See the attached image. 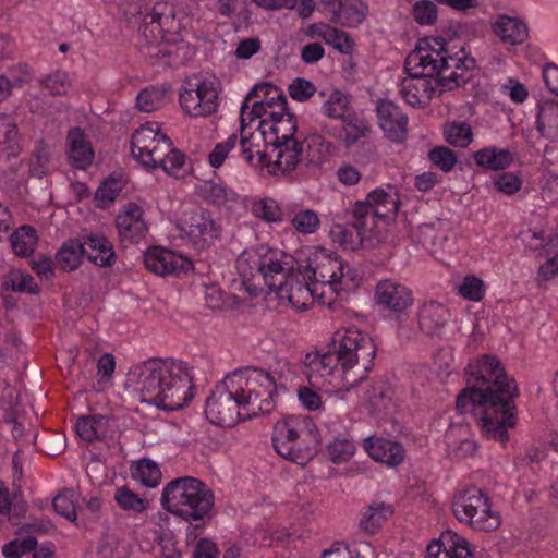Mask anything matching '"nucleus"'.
Returning <instances> with one entry per match:
<instances>
[{
	"mask_svg": "<svg viewBox=\"0 0 558 558\" xmlns=\"http://www.w3.org/2000/svg\"><path fill=\"white\" fill-rule=\"evenodd\" d=\"M291 259L283 252L267 246L244 250L236 260L241 289L251 298L263 296L267 289L269 294L274 293L296 311H304L312 303L331 308L336 304L331 288L315 284L299 265L293 268Z\"/></svg>",
	"mask_w": 558,
	"mask_h": 558,
	"instance_id": "nucleus-1",
	"label": "nucleus"
},
{
	"mask_svg": "<svg viewBox=\"0 0 558 558\" xmlns=\"http://www.w3.org/2000/svg\"><path fill=\"white\" fill-rule=\"evenodd\" d=\"M469 385L457 398L461 413L483 408L480 418L482 432L504 444L508 429L515 425L513 398L518 395L513 379H510L495 356L484 355L468 366Z\"/></svg>",
	"mask_w": 558,
	"mask_h": 558,
	"instance_id": "nucleus-2",
	"label": "nucleus"
},
{
	"mask_svg": "<svg viewBox=\"0 0 558 558\" xmlns=\"http://www.w3.org/2000/svg\"><path fill=\"white\" fill-rule=\"evenodd\" d=\"M126 389L165 411L184 408L193 398L192 374L187 365L175 360H147L128 373Z\"/></svg>",
	"mask_w": 558,
	"mask_h": 558,
	"instance_id": "nucleus-3",
	"label": "nucleus"
},
{
	"mask_svg": "<svg viewBox=\"0 0 558 558\" xmlns=\"http://www.w3.org/2000/svg\"><path fill=\"white\" fill-rule=\"evenodd\" d=\"M284 100L282 92L270 83L257 84L245 97L240 114V145L245 161L266 169L270 158L279 117L270 116L275 105Z\"/></svg>",
	"mask_w": 558,
	"mask_h": 558,
	"instance_id": "nucleus-4",
	"label": "nucleus"
},
{
	"mask_svg": "<svg viewBox=\"0 0 558 558\" xmlns=\"http://www.w3.org/2000/svg\"><path fill=\"white\" fill-rule=\"evenodd\" d=\"M248 380L241 368L226 375L216 385L205 407L210 423L232 427L242 420L266 413Z\"/></svg>",
	"mask_w": 558,
	"mask_h": 558,
	"instance_id": "nucleus-5",
	"label": "nucleus"
},
{
	"mask_svg": "<svg viewBox=\"0 0 558 558\" xmlns=\"http://www.w3.org/2000/svg\"><path fill=\"white\" fill-rule=\"evenodd\" d=\"M160 504L174 517L187 522H197L210 514L215 497L204 482L196 477L183 476L165 485Z\"/></svg>",
	"mask_w": 558,
	"mask_h": 558,
	"instance_id": "nucleus-6",
	"label": "nucleus"
},
{
	"mask_svg": "<svg viewBox=\"0 0 558 558\" xmlns=\"http://www.w3.org/2000/svg\"><path fill=\"white\" fill-rule=\"evenodd\" d=\"M295 263L315 284L331 288L335 303L357 278L355 269L341 260L336 253L320 246L311 245L301 248L296 252Z\"/></svg>",
	"mask_w": 558,
	"mask_h": 558,
	"instance_id": "nucleus-7",
	"label": "nucleus"
},
{
	"mask_svg": "<svg viewBox=\"0 0 558 558\" xmlns=\"http://www.w3.org/2000/svg\"><path fill=\"white\" fill-rule=\"evenodd\" d=\"M318 430L307 415H289L277 421L272 430V445L282 458L296 464H306L316 453Z\"/></svg>",
	"mask_w": 558,
	"mask_h": 558,
	"instance_id": "nucleus-8",
	"label": "nucleus"
},
{
	"mask_svg": "<svg viewBox=\"0 0 558 558\" xmlns=\"http://www.w3.org/2000/svg\"><path fill=\"white\" fill-rule=\"evenodd\" d=\"M272 117H279L276 130L278 141H274L267 171L272 175H288L294 172L303 160V145L295 138L298 129L295 117L288 111L287 99L275 105Z\"/></svg>",
	"mask_w": 558,
	"mask_h": 558,
	"instance_id": "nucleus-9",
	"label": "nucleus"
},
{
	"mask_svg": "<svg viewBox=\"0 0 558 558\" xmlns=\"http://www.w3.org/2000/svg\"><path fill=\"white\" fill-rule=\"evenodd\" d=\"M330 347L350 377L357 374L361 380L373 366L376 345L373 339L359 328L338 329L331 338Z\"/></svg>",
	"mask_w": 558,
	"mask_h": 558,
	"instance_id": "nucleus-10",
	"label": "nucleus"
},
{
	"mask_svg": "<svg viewBox=\"0 0 558 558\" xmlns=\"http://www.w3.org/2000/svg\"><path fill=\"white\" fill-rule=\"evenodd\" d=\"M222 92L220 80L213 74H198L185 80L179 92V104L190 118H207L216 113Z\"/></svg>",
	"mask_w": 558,
	"mask_h": 558,
	"instance_id": "nucleus-11",
	"label": "nucleus"
},
{
	"mask_svg": "<svg viewBox=\"0 0 558 558\" xmlns=\"http://www.w3.org/2000/svg\"><path fill=\"white\" fill-rule=\"evenodd\" d=\"M303 364L311 385L324 387L329 393L348 391L360 381L357 374L349 376L331 348L327 352L306 353Z\"/></svg>",
	"mask_w": 558,
	"mask_h": 558,
	"instance_id": "nucleus-12",
	"label": "nucleus"
},
{
	"mask_svg": "<svg viewBox=\"0 0 558 558\" xmlns=\"http://www.w3.org/2000/svg\"><path fill=\"white\" fill-rule=\"evenodd\" d=\"M454 517L473 530L493 532L501 525L500 513L492 508L489 497L478 487L459 490L452 505Z\"/></svg>",
	"mask_w": 558,
	"mask_h": 558,
	"instance_id": "nucleus-13",
	"label": "nucleus"
},
{
	"mask_svg": "<svg viewBox=\"0 0 558 558\" xmlns=\"http://www.w3.org/2000/svg\"><path fill=\"white\" fill-rule=\"evenodd\" d=\"M446 37H420L415 50L405 61L407 71H415L429 77L441 75V80L457 81L454 73L446 75L445 72L458 66L460 60L448 56Z\"/></svg>",
	"mask_w": 558,
	"mask_h": 558,
	"instance_id": "nucleus-14",
	"label": "nucleus"
},
{
	"mask_svg": "<svg viewBox=\"0 0 558 558\" xmlns=\"http://www.w3.org/2000/svg\"><path fill=\"white\" fill-rule=\"evenodd\" d=\"M399 203L396 190L388 186L387 190L375 189L368 193L365 201L356 202L353 209L357 214L360 225L367 223L374 231L381 226L383 241H385L389 234L390 225L397 217Z\"/></svg>",
	"mask_w": 558,
	"mask_h": 558,
	"instance_id": "nucleus-15",
	"label": "nucleus"
},
{
	"mask_svg": "<svg viewBox=\"0 0 558 558\" xmlns=\"http://www.w3.org/2000/svg\"><path fill=\"white\" fill-rule=\"evenodd\" d=\"M255 393L259 398L266 413H269L275 404V397L286 391L289 384L298 377V367L287 361H278L270 371L257 367L242 368Z\"/></svg>",
	"mask_w": 558,
	"mask_h": 558,
	"instance_id": "nucleus-16",
	"label": "nucleus"
},
{
	"mask_svg": "<svg viewBox=\"0 0 558 558\" xmlns=\"http://www.w3.org/2000/svg\"><path fill=\"white\" fill-rule=\"evenodd\" d=\"M170 138L157 122H147L136 129L131 140L133 158L147 169L158 168V162L170 151Z\"/></svg>",
	"mask_w": 558,
	"mask_h": 558,
	"instance_id": "nucleus-17",
	"label": "nucleus"
},
{
	"mask_svg": "<svg viewBox=\"0 0 558 558\" xmlns=\"http://www.w3.org/2000/svg\"><path fill=\"white\" fill-rule=\"evenodd\" d=\"M178 228L182 235L199 250L213 245L221 232V228L211 213L203 207L184 210L179 219Z\"/></svg>",
	"mask_w": 558,
	"mask_h": 558,
	"instance_id": "nucleus-18",
	"label": "nucleus"
},
{
	"mask_svg": "<svg viewBox=\"0 0 558 558\" xmlns=\"http://www.w3.org/2000/svg\"><path fill=\"white\" fill-rule=\"evenodd\" d=\"M383 227L374 231L367 223L360 225L357 214L352 210L351 221H335L329 229L330 240L345 251H356L363 246H374L383 241Z\"/></svg>",
	"mask_w": 558,
	"mask_h": 558,
	"instance_id": "nucleus-19",
	"label": "nucleus"
},
{
	"mask_svg": "<svg viewBox=\"0 0 558 558\" xmlns=\"http://www.w3.org/2000/svg\"><path fill=\"white\" fill-rule=\"evenodd\" d=\"M407 72L408 76L401 82L400 94L408 105L426 107L434 97L442 93V85L438 77H429L415 71Z\"/></svg>",
	"mask_w": 558,
	"mask_h": 558,
	"instance_id": "nucleus-20",
	"label": "nucleus"
},
{
	"mask_svg": "<svg viewBox=\"0 0 558 558\" xmlns=\"http://www.w3.org/2000/svg\"><path fill=\"white\" fill-rule=\"evenodd\" d=\"M145 267L158 276H181L193 269V263L187 257L173 251L151 247L144 255Z\"/></svg>",
	"mask_w": 558,
	"mask_h": 558,
	"instance_id": "nucleus-21",
	"label": "nucleus"
},
{
	"mask_svg": "<svg viewBox=\"0 0 558 558\" xmlns=\"http://www.w3.org/2000/svg\"><path fill=\"white\" fill-rule=\"evenodd\" d=\"M145 49L149 58L170 66L180 65L194 56V49L182 38L151 37Z\"/></svg>",
	"mask_w": 558,
	"mask_h": 558,
	"instance_id": "nucleus-22",
	"label": "nucleus"
},
{
	"mask_svg": "<svg viewBox=\"0 0 558 558\" xmlns=\"http://www.w3.org/2000/svg\"><path fill=\"white\" fill-rule=\"evenodd\" d=\"M138 28L141 35H174L178 33V22L173 0L157 2L151 12L141 17Z\"/></svg>",
	"mask_w": 558,
	"mask_h": 558,
	"instance_id": "nucleus-23",
	"label": "nucleus"
},
{
	"mask_svg": "<svg viewBox=\"0 0 558 558\" xmlns=\"http://www.w3.org/2000/svg\"><path fill=\"white\" fill-rule=\"evenodd\" d=\"M116 227L123 242L138 243L148 232L144 210L135 203H129L120 209L116 218Z\"/></svg>",
	"mask_w": 558,
	"mask_h": 558,
	"instance_id": "nucleus-24",
	"label": "nucleus"
},
{
	"mask_svg": "<svg viewBox=\"0 0 558 558\" xmlns=\"http://www.w3.org/2000/svg\"><path fill=\"white\" fill-rule=\"evenodd\" d=\"M472 549L469 541L453 532L446 530L438 538L433 539L426 547V558H471Z\"/></svg>",
	"mask_w": 558,
	"mask_h": 558,
	"instance_id": "nucleus-25",
	"label": "nucleus"
},
{
	"mask_svg": "<svg viewBox=\"0 0 558 558\" xmlns=\"http://www.w3.org/2000/svg\"><path fill=\"white\" fill-rule=\"evenodd\" d=\"M377 303L395 313H403L413 304L412 291L396 280H381L376 286Z\"/></svg>",
	"mask_w": 558,
	"mask_h": 558,
	"instance_id": "nucleus-26",
	"label": "nucleus"
},
{
	"mask_svg": "<svg viewBox=\"0 0 558 558\" xmlns=\"http://www.w3.org/2000/svg\"><path fill=\"white\" fill-rule=\"evenodd\" d=\"M376 110L385 135L393 142H402L408 133V118L402 110L388 99L378 100Z\"/></svg>",
	"mask_w": 558,
	"mask_h": 558,
	"instance_id": "nucleus-27",
	"label": "nucleus"
},
{
	"mask_svg": "<svg viewBox=\"0 0 558 558\" xmlns=\"http://www.w3.org/2000/svg\"><path fill=\"white\" fill-rule=\"evenodd\" d=\"M363 448L373 460L388 468H397L405 459L402 444L391 439L369 436L363 440Z\"/></svg>",
	"mask_w": 558,
	"mask_h": 558,
	"instance_id": "nucleus-28",
	"label": "nucleus"
},
{
	"mask_svg": "<svg viewBox=\"0 0 558 558\" xmlns=\"http://www.w3.org/2000/svg\"><path fill=\"white\" fill-rule=\"evenodd\" d=\"M336 23L356 27L364 20L367 4L364 0H320Z\"/></svg>",
	"mask_w": 558,
	"mask_h": 558,
	"instance_id": "nucleus-29",
	"label": "nucleus"
},
{
	"mask_svg": "<svg viewBox=\"0 0 558 558\" xmlns=\"http://www.w3.org/2000/svg\"><path fill=\"white\" fill-rule=\"evenodd\" d=\"M199 196L207 203L234 211L243 206L240 195L222 182L203 181L197 186Z\"/></svg>",
	"mask_w": 558,
	"mask_h": 558,
	"instance_id": "nucleus-30",
	"label": "nucleus"
},
{
	"mask_svg": "<svg viewBox=\"0 0 558 558\" xmlns=\"http://www.w3.org/2000/svg\"><path fill=\"white\" fill-rule=\"evenodd\" d=\"M68 157L77 169H86L93 161L94 150L84 132L74 128L68 133Z\"/></svg>",
	"mask_w": 558,
	"mask_h": 558,
	"instance_id": "nucleus-31",
	"label": "nucleus"
},
{
	"mask_svg": "<svg viewBox=\"0 0 558 558\" xmlns=\"http://www.w3.org/2000/svg\"><path fill=\"white\" fill-rule=\"evenodd\" d=\"M473 160L482 169L498 171L509 168L514 161V156L508 148L490 145L476 150Z\"/></svg>",
	"mask_w": 558,
	"mask_h": 558,
	"instance_id": "nucleus-32",
	"label": "nucleus"
},
{
	"mask_svg": "<svg viewBox=\"0 0 558 558\" xmlns=\"http://www.w3.org/2000/svg\"><path fill=\"white\" fill-rule=\"evenodd\" d=\"M84 254L97 266L109 267L113 264L116 254L112 244L104 235L92 233L85 238Z\"/></svg>",
	"mask_w": 558,
	"mask_h": 558,
	"instance_id": "nucleus-33",
	"label": "nucleus"
},
{
	"mask_svg": "<svg viewBox=\"0 0 558 558\" xmlns=\"http://www.w3.org/2000/svg\"><path fill=\"white\" fill-rule=\"evenodd\" d=\"M305 143L306 151H303V160L307 166L322 167L330 160L336 151V146L317 133L308 135Z\"/></svg>",
	"mask_w": 558,
	"mask_h": 558,
	"instance_id": "nucleus-34",
	"label": "nucleus"
},
{
	"mask_svg": "<svg viewBox=\"0 0 558 558\" xmlns=\"http://www.w3.org/2000/svg\"><path fill=\"white\" fill-rule=\"evenodd\" d=\"M392 513L391 505L383 501H373L362 512L360 529L369 535H374L391 518Z\"/></svg>",
	"mask_w": 558,
	"mask_h": 558,
	"instance_id": "nucleus-35",
	"label": "nucleus"
},
{
	"mask_svg": "<svg viewBox=\"0 0 558 558\" xmlns=\"http://www.w3.org/2000/svg\"><path fill=\"white\" fill-rule=\"evenodd\" d=\"M449 318L448 310L438 302L425 303L418 313V324L421 329L428 333H436L441 329Z\"/></svg>",
	"mask_w": 558,
	"mask_h": 558,
	"instance_id": "nucleus-36",
	"label": "nucleus"
},
{
	"mask_svg": "<svg viewBox=\"0 0 558 558\" xmlns=\"http://www.w3.org/2000/svg\"><path fill=\"white\" fill-rule=\"evenodd\" d=\"M448 451L458 458L472 456L476 451V444L469 439V430L464 425H452L445 435Z\"/></svg>",
	"mask_w": 558,
	"mask_h": 558,
	"instance_id": "nucleus-37",
	"label": "nucleus"
},
{
	"mask_svg": "<svg viewBox=\"0 0 558 558\" xmlns=\"http://www.w3.org/2000/svg\"><path fill=\"white\" fill-rule=\"evenodd\" d=\"M537 130L546 137L558 138V101H547L538 106Z\"/></svg>",
	"mask_w": 558,
	"mask_h": 558,
	"instance_id": "nucleus-38",
	"label": "nucleus"
},
{
	"mask_svg": "<svg viewBox=\"0 0 558 558\" xmlns=\"http://www.w3.org/2000/svg\"><path fill=\"white\" fill-rule=\"evenodd\" d=\"M84 246L81 242L69 240L56 254V263L63 271H73L82 263Z\"/></svg>",
	"mask_w": 558,
	"mask_h": 558,
	"instance_id": "nucleus-39",
	"label": "nucleus"
},
{
	"mask_svg": "<svg viewBox=\"0 0 558 558\" xmlns=\"http://www.w3.org/2000/svg\"><path fill=\"white\" fill-rule=\"evenodd\" d=\"M168 101V88L165 86H149L141 90L136 97V107L144 112L160 109Z\"/></svg>",
	"mask_w": 558,
	"mask_h": 558,
	"instance_id": "nucleus-40",
	"label": "nucleus"
},
{
	"mask_svg": "<svg viewBox=\"0 0 558 558\" xmlns=\"http://www.w3.org/2000/svg\"><path fill=\"white\" fill-rule=\"evenodd\" d=\"M490 29L494 35H526L529 26L519 15L498 14L492 22Z\"/></svg>",
	"mask_w": 558,
	"mask_h": 558,
	"instance_id": "nucleus-41",
	"label": "nucleus"
},
{
	"mask_svg": "<svg viewBox=\"0 0 558 558\" xmlns=\"http://www.w3.org/2000/svg\"><path fill=\"white\" fill-rule=\"evenodd\" d=\"M107 418L105 416H83L76 422V433L81 439L92 442L106 435Z\"/></svg>",
	"mask_w": 558,
	"mask_h": 558,
	"instance_id": "nucleus-42",
	"label": "nucleus"
},
{
	"mask_svg": "<svg viewBox=\"0 0 558 558\" xmlns=\"http://www.w3.org/2000/svg\"><path fill=\"white\" fill-rule=\"evenodd\" d=\"M113 498L122 510L134 514L143 513L150 508L148 499L141 498L125 486L117 487Z\"/></svg>",
	"mask_w": 558,
	"mask_h": 558,
	"instance_id": "nucleus-43",
	"label": "nucleus"
},
{
	"mask_svg": "<svg viewBox=\"0 0 558 558\" xmlns=\"http://www.w3.org/2000/svg\"><path fill=\"white\" fill-rule=\"evenodd\" d=\"M10 242L15 255L26 257L35 251L37 235L32 227L22 226L11 234Z\"/></svg>",
	"mask_w": 558,
	"mask_h": 558,
	"instance_id": "nucleus-44",
	"label": "nucleus"
},
{
	"mask_svg": "<svg viewBox=\"0 0 558 558\" xmlns=\"http://www.w3.org/2000/svg\"><path fill=\"white\" fill-rule=\"evenodd\" d=\"M132 477L146 487H156L161 480L158 464L150 459H142L131 468Z\"/></svg>",
	"mask_w": 558,
	"mask_h": 558,
	"instance_id": "nucleus-45",
	"label": "nucleus"
},
{
	"mask_svg": "<svg viewBox=\"0 0 558 558\" xmlns=\"http://www.w3.org/2000/svg\"><path fill=\"white\" fill-rule=\"evenodd\" d=\"M290 223L296 232L303 235H311L319 230L322 221L318 213L314 209L301 208L294 211Z\"/></svg>",
	"mask_w": 558,
	"mask_h": 558,
	"instance_id": "nucleus-46",
	"label": "nucleus"
},
{
	"mask_svg": "<svg viewBox=\"0 0 558 558\" xmlns=\"http://www.w3.org/2000/svg\"><path fill=\"white\" fill-rule=\"evenodd\" d=\"M342 140L348 146L367 137L371 132L369 124L354 113L342 120Z\"/></svg>",
	"mask_w": 558,
	"mask_h": 558,
	"instance_id": "nucleus-47",
	"label": "nucleus"
},
{
	"mask_svg": "<svg viewBox=\"0 0 558 558\" xmlns=\"http://www.w3.org/2000/svg\"><path fill=\"white\" fill-rule=\"evenodd\" d=\"M322 110L325 116L342 121L352 113L350 98L342 92L335 90L323 104Z\"/></svg>",
	"mask_w": 558,
	"mask_h": 558,
	"instance_id": "nucleus-48",
	"label": "nucleus"
},
{
	"mask_svg": "<svg viewBox=\"0 0 558 558\" xmlns=\"http://www.w3.org/2000/svg\"><path fill=\"white\" fill-rule=\"evenodd\" d=\"M252 213L255 217L269 223H279L283 220V213L274 198L265 197L253 202Z\"/></svg>",
	"mask_w": 558,
	"mask_h": 558,
	"instance_id": "nucleus-49",
	"label": "nucleus"
},
{
	"mask_svg": "<svg viewBox=\"0 0 558 558\" xmlns=\"http://www.w3.org/2000/svg\"><path fill=\"white\" fill-rule=\"evenodd\" d=\"M446 141L457 147H466L473 141V132L466 122H448L444 128Z\"/></svg>",
	"mask_w": 558,
	"mask_h": 558,
	"instance_id": "nucleus-50",
	"label": "nucleus"
},
{
	"mask_svg": "<svg viewBox=\"0 0 558 558\" xmlns=\"http://www.w3.org/2000/svg\"><path fill=\"white\" fill-rule=\"evenodd\" d=\"M158 167H161L166 173L172 177H183L186 171V160L184 155L172 147V143L170 142V151L165 154L162 158H160V162H158Z\"/></svg>",
	"mask_w": 558,
	"mask_h": 558,
	"instance_id": "nucleus-51",
	"label": "nucleus"
},
{
	"mask_svg": "<svg viewBox=\"0 0 558 558\" xmlns=\"http://www.w3.org/2000/svg\"><path fill=\"white\" fill-rule=\"evenodd\" d=\"M123 189V182L120 179L108 178L97 189L95 202L98 207L106 208L112 203Z\"/></svg>",
	"mask_w": 558,
	"mask_h": 558,
	"instance_id": "nucleus-52",
	"label": "nucleus"
},
{
	"mask_svg": "<svg viewBox=\"0 0 558 558\" xmlns=\"http://www.w3.org/2000/svg\"><path fill=\"white\" fill-rule=\"evenodd\" d=\"M76 494L66 489L54 497L52 506L58 514L73 522L76 520Z\"/></svg>",
	"mask_w": 558,
	"mask_h": 558,
	"instance_id": "nucleus-53",
	"label": "nucleus"
},
{
	"mask_svg": "<svg viewBox=\"0 0 558 558\" xmlns=\"http://www.w3.org/2000/svg\"><path fill=\"white\" fill-rule=\"evenodd\" d=\"M458 293L465 300L480 302L485 295V284L482 279L470 275L457 284Z\"/></svg>",
	"mask_w": 558,
	"mask_h": 558,
	"instance_id": "nucleus-54",
	"label": "nucleus"
},
{
	"mask_svg": "<svg viewBox=\"0 0 558 558\" xmlns=\"http://www.w3.org/2000/svg\"><path fill=\"white\" fill-rule=\"evenodd\" d=\"M327 453L335 463L345 462L354 456L355 445L349 438H336L328 444Z\"/></svg>",
	"mask_w": 558,
	"mask_h": 558,
	"instance_id": "nucleus-55",
	"label": "nucleus"
},
{
	"mask_svg": "<svg viewBox=\"0 0 558 558\" xmlns=\"http://www.w3.org/2000/svg\"><path fill=\"white\" fill-rule=\"evenodd\" d=\"M414 20L421 25H434L438 17V8L432 0H420L412 9Z\"/></svg>",
	"mask_w": 558,
	"mask_h": 558,
	"instance_id": "nucleus-56",
	"label": "nucleus"
},
{
	"mask_svg": "<svg viewBox=\"0 0 558 558\" xmlns=\"http://www.w3.org/2000/svg\"><path fill=\"white\" fill-rule=\"evenodd\" d=\"M236 143V134H231L226 141L217 143L208 154L209 165L213 168L221 167L230 151L235 148Z\"/></svg>",
	"mask_w": 558,
	"mask_h": 558,
	"instance_id": "nucleus-57",
	"label": "nucleus"
},
{
	"mask_svg": "<svg viewBox=\"0 0 558 558\" xmlns=\"http://www.w3.org/2000/svg\"><path fill=\"white\" fill-rule=\"evenodd\" d=\"M72 81L70 75L63 71H56L44 81V87L51 95H64L69 92Z\"/></svg>",
	"mask_w": 558,
	"mask_h": 558,
	"instance_id": "nucleus-58",
	"label": "nucleus"
},
{
	"mask_svg": "<svg viewBox=\"0 0 558 558\" xmlns=\"http://www.w3.org/2000/svg\"><path fill=\"white\" fill-rule=\"evenodd\" d=\"M494 186L506 195H513L522 187L521 178L513 172H501L493 179Z\"/></svg>",
	"mask_w": 558,
	"mask_h": 558,
	"instance_id": "nucleus-59",
	"label": "nucleus"
},
{
	"mask_svg": "<svg viewBox=\"0 0 558 558\" xmlns=\"http://www.w3.org/2000/svg\"><path fill=\"white\" fill-rule=\"evenodd\" d=\"M429 159L440 170L448 172L453 169L457 163L456 154L447 147H436L429 151Z\"/></svg>",
	"mask_w": 558,
	"mask_h": 558,
	"instance_id": "nucleus-60",
	"label": "nucleus"
},
{
	"mask_svg": "<svg viewBox=\"0 0 558 558\" xmlns=\"http://www.w3.org/2000/svg\"><path fill=\"white\" fill-rule=\"evenodd\" d=\"M37 545L36 538L27 536L23 541H12L2 547V554L5 558H21L26 553L33 550Z\"/></svg>",
	"mask_w": 558,
	"mask_h": 558,
	"instance_id": "nucleus-61",
	"label": "nucleus"
},
{
	"mask_svg": "<svg viewBox=\"0 0 558 558\" xmlns=\"http://www.w3.org/2000/svg\"><path fill=\"white\" fill-rule=\"evenodd\" d=\"M10 286L12 290L19 292L37 293L38 287L34 278L24 271L14 270L9 277Z\"/></svg>",
	"mask_w": 558,
	"mask_h": 558,
	"instance_id": "nucleus-62",
	"label": "nucleus"
},
{
	"mask_svg": "<svg viewBox=\"0 0 558 558\" xmlns=\"http://www.w3.org/2000/svg\"><path fill=\"white\" fill-rule=\"evenodd\" d=\"M542 77L546 90L551 96L550 100L558 101V65L547 62L542 68Z\"/></svg>",
	"mask_w": 558,
	"mask_h": 558,
	"instance_id": "nucleus-63",
	"label": "nucleus"
},
{
	"mask_svg": "<svg viewBox=\"0 0 558 558\" xmlns=\"http://www.w3.org/2000/svg\"><path fill=\"white\" fill-rule=\"evenodd\" d=\"M550 243L555 253L550 256L538 269V277L548 281L555 277H558V235H554L550 239Z\"/></svg>",
	"mask_w": 558,
	"mask_h": 558,
	"instance_id": "nucleus-64",
	"label": "nucleus"
}]
</instances>
